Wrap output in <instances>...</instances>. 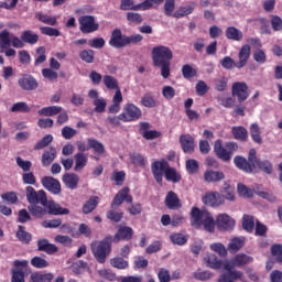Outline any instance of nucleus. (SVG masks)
<instances>
[{
    "instance_id": "nucleus-1",
    "label": "nucleus",
    "mask_w": 282,
    "mask_h": 282,
    "mask_svg": "<svg viewBox=\"0 0 282 282\" xmlns=\"http://www.w3.org/2000/svg\"><path fill=\"white\" fill-rule=\"evenodd\" d=\"M124 202L127 204H133V196L131 195V188H129V186L121 188L115 195V197L110 204L111 209H109L106 213V217H107V219H109V221H113L115 224H120V221H122V219H124V212L116 210V208H118V206H122V204H124Z\"/></svg>"
},
{
    "instance_id": "nucleus-2",
    "label": "nucleus",
    "mask_w": 282,
    "mask_h": 282,
    "mask_svg": "<svg viewBox=\"0 0 282 282\" xmlns=\"http://www.w3.org/2000/svg\"><path fill=\"white\" fill-rule=\"evenodd\" d=\"M171 61H173V51L169 46L159 45L152 48V63L154 67H161L163 78L171 76Z\"/></svg>"
},
{
    "instance_id": "nucleus-3",
    "label": "nucleus",
    "mask_w": 282,
    "mask_h": 282,
    "mask_svg": "<svg viewBox=\"0 0 282 282\" xmlns=\"http://www.w3.org/2000/svg\"><path fill=\"white\" fill-rule=\"evenodd\" d=\"M192 226H204V230L207 232H215V226L217 220L213 218V215L208 210H202L198 207H193L191 210Z\"/></svg>"
},
{
    "instance_id": "nucleus-4",
    "label": "nucleus",
    "mask_w": 282,
    "mask_h": 282,
    "mask_svg": "<svg viewBox=\"0 0 282 282\" xmlns=\"http://www.w3.org/2000/svg\"><path fill=\"white\" fill-rule=\"evenodd\" d=\"M239 151V144L236 142H227L224 147V143L220 139L216 140L214 143V153L218 160L223 162H230L232 155Z\"/></svg>"
},
{
    "instance_id": "nucleus-5",
    "label": "nucleus",
    "mask_w": 282,
    "mask_h": 282,
    "mask_svg": "<svg viewBox=\"0 0 282 282\" xmlns=\"http://www.w3.org/2000/svg\"><path fill=\"white\" fill-rule=\"evenodd\" d=\"M90 250L97 262L106 263L107 257L111 254V237H106L99 242H93Z\"/></svg>"
},
{
    "instance_id": "nucleus-6",
    "label": "nucleus",
    "mask_w": 282,
    "mask_h": 282,
    "mask_svg": "<svg viewBox=\"0 0 282 282\" xmlns=\"http://www.w3.org/2000/svg\"><path fill=\"white\" fill-rule=\"evenodd\" d=\"M238 58L239 62L235 63V59H232L230 56H226L220 61V65L224 67V69H232L234 67L241 69L246 67L248 59L250 58V45L246 44L240 48Z\"/></svg>"
},
{
    "instance_id": "nucleus-7",
    "label": "nucleus",
    "mask_w": 282,
    "mask_h": 282,
    "mask_svg": "<svg viewBox=\"0 0 282 282\" xmlns=\"http://www.w3.org/2000/svg\"><path fill=\"white\" fill-rule=\"evenodd\" d=\"M26 274H32L30 262L28 260L13 261V268L11 270V282H25Z\"/></svg>"
},
{
    "instance_id": "nucleus-8",
    "label": "nucleus",
    "mask_w": 282,
    "mask_h": 282,
    "mask_svg": "<svg viewBox=\"0 0 282 282\" xmlns=\"http://www.w3.org/2000/svg\"><path fill=\"white\" fill-rule=\"evenodd\" d=\"M11 45L15 50H21L25 47V42L17 35H10V31L3 30L0 32V47L1 50H8Z\"/></svg>"
},
{
    "instance_id": "nucleus-9",
    "label": "nucleus",
    "mask_w": 282,
    "mask_h": 282,
    "mask_svg": "<svg viewBox=\"0 0 282 282\" xmlns=\"http://www.w3.org/2000/svg\"><path fill=\"white\" fill-rule=\"evenodd\" d=\"M78 23L83 34H91L93 32H98V30H100V24L96 22L94 15H82L78 18Z\"/></svg>"
},
{
    "instance_id": "nucleus-10",
    "label": "nucleus",
    "mask_w": 282,
    "mask_h": 282,
    "mask_svg": "<svg viewBox=\"0 0 282 282\" xmlns=\"http://www.w3.org/2000/svg\"><path fill=\"white\" fill-rule=\"evenodd\" d=\"M25 195L26 202H29L30 205L41 204L42 206H45V204H47V194L43 189L36 192L34 187L26 186Z\"/></svg>"
},
{
    "instance_id": "nucleus-11",
    "label": "nucleus",
    "mask_w": 282,
    "mask_h": 282,
    "mask_svg": "<svg viewBox=\"0 0 282 282\" xmlns=\"http://www.w3.org/2000/svg\"><path fill=\"white\" fill-rule=\"evenodd\" d=\"M249 161H251L253 164V171L254 169H259V171H262V173H265L267 175H272V171H273L272 162L268 160H262V161L259 160L257 158L256 149H251L249 151Z\"/></svg>"
},
{
    "instance_id": "nucleus-12",
    "label": "nucleus",
    "mask_w": 282,
    "mask_h": 282,
    "mask_svg": "<svg viewBox=\"0 0 282 282\" xmlns=\"http://www.w3.org/2000/svg\"><path fill=\"white\" fill-rule=\"evenodd\" d=\"M167 169H169L167 160L162 159L161 161L152 162L151 171L156 184H162Z\"/></svg>"
},
{
    "instance_id": "nucleus-13",
    "label": "nucleus",
    "mask_w": 282,
    "mask_h": 282,
    "mask_svg": "<svg viewBox=\"0 0 282 282\" xmlns=\"http://www.w3.org/2000/svg\"><path fill=\"white\" fill-rule=\"evenodd\" d=\"M121 113L124 117V122H137L142 118V109L131 102L123 106V112Z\"/></svg>"
},
{
    "instance_id": "nucleus-14",
    "label": "nucleus",
    "mask_w": 282,
    "mask_h": 282,
    "mask_svg": "<svg viewBox=\"0 0 282 282\" xmlns=\"http://www.w3.org/2000/svg\"><path fill=\"white\" fill-rule=\"evenodd\" d=\"M231 94L238 97V102H246L250 97L248 84L246 82H235L231 86Z\"/></svg>"
},
{
    "instance_id": "nucleus-15",
    "label": "nucleus",
    "mask_w": 282,
    "mask_h": 282,
    "mask_svg": "<svg viewBox=\"0 0 282 282\" xmlns=\"http://www.w3.org/2000/svg\"><path fill=\"white\" fill-rule=\"evenodd\" d=\"M216 226L220 232H228L235 229V218L228 214H219L216 218Z\"/></svg>"
},
{
    "instance_id": "nucleus-16",
    "label": "nucleus",
    "mask_w": 282,
    "mask_h": 282,
    "mask_svg": "<svg viewBox=\"0 0 282 282\" xmlns=\"http://www.w3.org/2000/svg\"><path fill=\"white\" fill-rule=\"evenodd\" d=\"M18 85L23 91H34L39 89V80L31 74H23L22 77L18 79Z\"/></svg>"
},
{
    "instance_id": "nucleus-17",
    "label": "nucleus",
    "mask_w": 282,
    "mask_h": 282,
    "mask_svg": "<svg viewBox=\"0 0 282 282\" xmlns=\"http://www.w3.org/2000/svg\"><path fill=\"white\" fill-rule=\"evenodd\" d=\"M108 43L110 47H115L116 50H122V47H127V35L122 34V30L115 29L111 32Z\"/></svg>"
},
{
    "instance_id": "nucleus-18",
    "label": "nucleus",
    "mask_w": 282,
    "mask_h": 282,
    "mask_svg": "<svg viewBox=\"0 0 282 282\" xmlns=\"http://www.w3.org/2000/svg\"><path fill=\"white\" fill-rule=\"evenodd\" d=\"M42 186L53 195L61 194V182L52 176H44L41 180Z\"/></svg>"
},
{
    "instance_id": "nucleus-19",
    "label": "nucleus",
    "mask_w": 282,
    "mask_h": 282,
    "mask_svg": "<svg viewBox=\"0 0 282 282\" xmlns=\"http://www.w3.org/2000/svg\"><path fill=\"white\" fill-rule=\"evenodd\" d=\"M250 154L248 155V159L237 155L234 159V164L239 169V171H243V173H252L254 171V163L250 161Z\"/></svg>"
},
{
    "instance_id": "nucleus-20",
    "label": "nucleus",
    "mask_w": 282,
    "mask_h": 282,
    "mask_svg": "<svg viewBox=\"0 0 282 282\" xmlns=\"http://www.w3.org/2000/svg\"><path fill=\"white\" fill-rule=\"evenodd\" d=\"M151 129V123L149 122H141L139 133L144 138V140H158L160 135H162V132L158 130H149Z\"/></svg>"
},
{
    "instance_id": "nucleus-21",
    "label": "nucleus",
    "mask_w": 282,
    "mask_h": 282,
    "mask_svg": "<svg viewBox=\"0 0 282 282\" xmlns=\"http://www.w3.org/2000/svg\"><path fill=\"white\" fill-rule=\"evenodd\" d=\"M131 239H133V228L129 226H119L113 237L115 243H118V241H131Z\"/></svg>"
},
{
    "instance_id": "nucleus-22",
    "label": "nucleus",
    "mask_w": 282,
    "mask_h": 282,
    "mask_svg": "<svg viewBox=\"0 0 282 282\" xmlns=\"http://www.w3.org/2000/svg\"><path fill=\"white\" fill-rule=\"evenodd\" d=\"M42 206L46 208V215H69V210L67 208L61 207V205L56 204V202L47 200V198L45 205Z\"/></svg>"
},
{
    "instance_id": "nucleus-23",
    "label": "nucleus",
    "mask_w": 282,
    "mask_h": 282,
    "mask_svg": "<svg viewBox=\"0 0 282 282\" xmlns=\"http://www.w3.org/2000/svg\"><path fill=\"white\" fill-rule=\"evenodd\" d=\"M164 203L169 210H180L182 208V200H180V196L173 191L166 194Z\"/></svg>"
},
{
    "instance_id": "nucleus-24",
    "label": "nucleus",
    "mask_w": 282,
    "mask_h": 282,
    "mask_svg": "<svg viewBox=\"0 0 282 282\" xmlns=\"http://www.w3.org/2000/svg\"><path fill=\"white\" fill-rule=\"evenodd\" d=\"M203 177L207 184H217V182L225 180L226 174L221 171L206 170Z\"/></svg>"
},
{
    "instance_id": "nucleus-25",
    "label": "nucleus",
    "mask_w": 282,
    "mask_h": 282,
    "mask_svg": "<svg viewBox=\"0 0 282 282\" xmlns=\"http://www.w3.org/2000/svg\"><path fill=\"white\" fill-rule=\"evenodd\" d=\"M203 204L206 206H219L224 204V197L217 192L207 193L202 198Z\"/></svg>"
},
{
    "instance_id": "nucleus-26",
    "label": "nucleus",
    "mask_w": 282,
    "mask_h": 282,
    "mask_svg": "<svg viewBox=\"0 0 282 282\" xmlns=\"http://www.w3.org/2000/svg\"><path fill=\"white\" fill-rule=\"evenodd\" d=\"M180 144L185 153L195 151V138L191 134H181Z\"/></svg>"
},
{
    "instance_id": "nucleus-27",
    "label": "nucleus",
    "mask_w": 282,
    "mask_h": 282,
    "mask_svg": "<svg viewBox=\"0 0 282 282\" xmlns=\"http://www.w3.org/2000/svg\"><path fill=\"white\" fill-rule=\"evenodd\" d=\"M74 160H75L74 171L75 173H80V171H83V169L87 166L89 162V155L83 152H77L74 155Z\"/></svg>"
},
{
    "instance_id": "nucleus-28",
    "label": "nucleus",
    "mask_w": 282,
    "mask_h": 282,
    "mask_svg": "<svg viewBox=\"0 0 282 282\" xmlns=\"http://www.w3.org/2000/svg\"><path fill=\"white\" fill-rule=\"evenodd\" d=\"M37 250L40 252H46V254H56V252H58V247L54 243H50L47 239H39Z\"/></svg>"
},
{
    "instance_id": "nucleus-29",
    "label": "nucleus",
    "mask_w": 282,
    "mask_h": 282,
    "mask_svg": "<svg viewBox=\"0 0 282 282\" xmlns=\"http://www.w3.org/2000/svg\"><path fill=\"white\" fill-rule=\"evenodd\" d=\"M56 155H58L56 148L50 147L48 149L44 150L42 154V166H50L54 160H56Z\"/></svg>"
},
{
    "instance_id": "nucleus-30",
    "label": "nucleus",
    "mask_w": 282,
    "mask_h": 282,
    "mask_svg": "<svg viewBox=\"0 0 282 282\" xmlns=\"http://www.w3.org/2000/svg\"><path fill=\"white\" fill-rule=\"evenodd\" d=\"M62 180L65 186L72 191L76 189L78 182H80V178L75 173H65Z\"/></svg>"
},
{
    "instance_id": "nucleus-31",
    "label": "nucleus",
    "mask_w": 282,
    "mask_h": 282,
    "mask_svg": "<svg viewBox=\"0 0 282 282\" xmlns=\"http://www.w3.org/2000/svg\"><path fill=\"white\" fill-rule=\"evenodd\" d=\"M241 276H243V272L241 271L224 272L220 274L217 282H237L239 279H241Z\"/></svg>"
},
{
    "instance_id": "nucleus-32",
    "label": "nucleus",
    "mask_w": 282,
    "mask_h": 282,
    "mask_svg": "<svg viewBox=\"0 0 282 282\" xmlns=\"http://www.w3.org/2000/svg\"><path fill=\"white\" fill-rule=\"evenodd\" d=\"M254 261V258L252 256H248L246 253H237L234 257V265L236 268H243V265H250Z\"/></svg>"
},
{
    "instance_id": "nucleus-33",
    "label": "nucleus",
    "mask_w": 282,
    "mask_h": 282,
    "mask_svg": "<svg viewBox=\"0 0 282 282\" xmlns=\"http://www.w3.org/2000/svg\"><path fill=\"white\" fill-rule=\"evenodd\" d=\"M231 133L235 140H239L240 142H248V129L243 126H234L231 128Z\"/></svg>"
},
{
    "instance_id": "nucleus-34",
    "label": "nucleus",
    "mask_w": 282,
    "mask_h": 282,
    "mask_svg": "<svg viewBox=\"0 0 282 282\" xmlns=\"http://www.w3.org/2000/svg\"><path fill=\"white\" fill-rule=\"evenodd\" d=\"M249 133L254 144H263V138L261 137V128L259 123H251L249 127Z\"/></svg>"
},
{
    "instance_id": "nucleus-35",
    "label": "nucleus",
    "mask_w": 282,
    "mask_h": 282,
    "mask_svg": "<svg viewBox=\"0 0 282 282\" xmlns=\"http://www.w3.org/2000/svg\"><path fill=\"white\" fill-rule=\"evenodd\" d=\"M225 36L229 41H242L243 40V32L235 26H228L225 31Z\"/></svg>"
},
{
    "instance_id": "nucleus-36",
    "label": "nucleus",
    "mask_w": 282,
    "mask_h": 282,
    "mask_svg": "<svg viewBox=\"0 0 282 282\" xmlns=\"http://www.w3.org/2000/svg\"><path fill=\"white\" fill-rule=\"evenodd\" d=\"M246 246L245 237H234L228 243L229 252H239Z\"/></svg>"
},
{
    "instance_id": "nucleus-37",
    "label": "nucleus",
    "mask_w": 282,
    "mask_h": 282,
    "mask_svg": "<svg viewBox=\"0 0 282 282\" xmlns=\"http://www.w3.org/2000/svg\"><path fill=\"white\" fill-rule=\"evenodd\" d=\"M54 281V274L52 273H42V272H33L30 275V282H51Z\"/></svg>"
},
{
    "instance_id": "nucleus-38",
    "label": "nucleus",
    "mask_w": 282,
    "mask_h": 282,
    "mask_svg": "<svg viewBox=\"0 0 282 282\" xmlns=\"http://www.w3.org/2000/svg\"><path fill=\"white\" fill-rule=\"evenodd\" d=\"M122 104V90H117L112 98V105L108 108L109 113H118Z\"/></svg>"
},
{
    "instance_id": "nucleus-39",
    "label": "nucleus",
    "mask_w": 282,
    "mask_h": 282,
    "mask_svg": "<svg viewBox=\"0 0 282 282\" xmlns=\"http://www.w3.org/2000/svg\"><path fill=\"white\" fill-rule=\"evenodd\" d=\"M164 176L167 182H173V184H178V182H182V174L170 165H167Z\"/></svg>"
},
{
    "instance_id": "nucleus-40",
    "label": "nucleus",
    "mask_w": 282,
    "mask_h": 282,
    "mask_svg": "<svg viewBox=\"0 0 282 282\" xmlns=\"http://www.w3.org/2000/svg\"><path fill=\"white\" fill-rule=\"evenodd\" d=\"M205 261L207 263V268H210L212 270H221L224 268V261L217 259V256L209 253Z\"/></svg>"
},
{
    "instance_id": "nucleus-41",
    "label": "nucleus",
    "mask_w": 282,
    "mask_h": 282,
    "mask_svg": "<svg viewBox=\"0 0 282 282\" xmlns=\"http://www.w3.org/2000/svg\"><path fill=\"white\" fill-rule=\"evenodd\" d=\"M21 39L23 43H28L29 45H36V43H39V34L34 33L32 30L23 31Z\"/></svg>"
},
{
    "instance_id": "nucleus-42",
    "label": "nucleus",
    "mask_w": 282,
    "mask_h": 282,
    "mask_svg": "<svg viewBox=\"0 0 282 282\" xmlns=\"http://www.w3.org/2000/svg\"><path fill=\"white\" fill-rule=\"evenodd\" d=\"M28 210L36 219H43V217L47 215V209L45 207L39 206L37 204L29 205Z\"/></svg>"
},
{
    "instance_id": "nucleus-43",
    "label": "nucleus",
    "mask_w": 282,
    "mask_h": 282,
    "mask_svg": "<svg viewBox=\"0 0 282 282\" xmlns=\"http://www.w3.org/2000/svg\"><path fill=\"white\" fill-rule=\"evenodd\" d=\"M98 196H91L83 206L82 212L84 215H89L93 210L98 208Z\"/></svg>"
},
{
    "instance_id": "nucleus-44",
    "label": "nucleus",
    "mask_w": 282,
    "mask_h": 282,
    "mask_svg": "<svg viewBox=\"0 0 282 282\" xmlns=\"http://www.w3.org/2000/svg\"><path fill=\"white\" fill-rule=\"evenodd\" d=\"M62 111H63V107L61 106H48L40 109L37 113L39 116L52 117V116H58V113H61Z\"/></svg>"
},
{
    "instance_id": "nucleus-45",
    "label": "nucleus",
    "mask_w": 282,
    "mask_h": 282,
    "mask_svg": "<svg viewBox=\"0 0 282 282\" xmlns=\"http://www.w3.org/2000/svg\"><path fill=\"white\" fill-rule=\"evenodd\" d=\"M15 237L19 241H21V243L28 245V243H30V241H32V234L25 231V227H23L21 225L18 227Z\"/></svg>"
},
{
    "instance_id": "nucleus-46",
    "label": "nucleus",
    "mask_w": 282,
    "mask_h": 282,
    "mask_svg": "<svg viewBox=\"0 0 282 282\" xmlns=\"http://www.w3.org/2000/svg\"><path fill=\"white\" fill-rule=\"evenodd\" d=\"M104 85L110 90V91H120V86L118 85V79L111 75H105L104 76Z\"/></svg>"
},
{
    "instance_id": "nucleus-47",
    "label": "nucleus",
    "mask_w": 282,
    "mask_h": 282,
    "mask_svg": "<svg viewBox=\"0 0 282 282\" xmlns=\"http://www.w3.org/2000/svg\"><path fill=\"white\" fill-rule=\"evenodd\" d=\"M10 111L12 113H30V111H32V108L29 107L28 102L19 101L13 104Z\"/></svg>"
},
{
    "instance_id": "nucleus-48",
    "label": "nucleus",
    "mask_w": 282,
    "mask_h": 282,
    "mask_svg": "<svg viewBox=\"0 0 282 282\" xmlns=\"http://www.w3.org/2000/svg\"><path fill=\"white\" fill-rule=\"evenodd\" d=\"M54 142V137L52 134H45L34 147V151H41L50 147Z\"/></svg>"
},
{
    "instance_id": "nucleus-49",
    "label": "nucleus",
    "mask_w": 282,
    "mask_h": 282,
    "mask_svg": "<svg viewBox=\"0 0 282 282\" xmlns=\"http://www.w3.org/2000/svg\"><path fill=\"white\" fill-rule=\"evenodd\" d=\"M170 241H172L174 246H186V243H188V236L174 232L170 235Z\"/></svg>"
},
{
    "instance_id": "nucleus-50",
    "label": "nucleus",
    "mask_w": 282,
    "mask_h": 282,
    "mask_svg": "<svg viewBox=\"0 0 282 282\" xmlns=\"http://www.w3.org/2000/svg\"><path fill=\"white\" fill-rule=\"evenodd\" d=\"M35 19H37V21H41V23H44L45 25H56L58 23L56 17H51L42 12L35 13Z\"/></svg>"
},
{
    "instance_id": "nucleus-51",
    "label": "nucleus",
    "mask_w": 282,
    "mask_h": 282,
    "mask_svg": "<svg viewBox=\"0 0 282 282\" xmlns=\"http://www.w3.org/2000/svg\"><path fill=\"white\" fill-rule=\"evenodd\" d=\"M242 228L246 232H253L254 230V216L245 214L242 216Z\"/></svg>"
},
{
    "instance_id": "nucleus-52",
    "label": "nucleus",
    "mask_w": 282,
    "mask_h": 282,
    "mask_svg": "<svg viewBox=\"0 0 282 282\" xmlns=\"http://www.w3.org/2000/svg\"><path fill=\"white\" fill-rule=\"evenodd\" d=\"M87 142L89 144V149H93V151L98 155H102V153H105V145L100 143V141L89 138L87 139Z\"/></svg>"
},
{
    "instance_id": "nucleus-53",
    "label": "nucleus",
    "mask_w": 282,
    "mask_h": 282,
    "mask_svg": "<svg viewBox=\"0 0 282 282\" xmlns=\"http://www.w3.org/2000/svg\"><path fill=\"white\" fill-rule=\"evenodd\" d=\"M130 161L134 166H140L141 169H144V166H147V160L140 153H130Z\"/></svg>"
},
{
    "instance_id": "nucleus-54",
    "label": "nucleus",
    "mask_w": 282,
    "mask_h": 282,
    "mask_svg": "<svg viewBox=\"0 0 282 282\" xmlns=\"http://www.w3.org/2000/svg\"><path fill=\"white\" fill-rule=\"evenodd\" d=\"M31 265L37 270H43L44 268H50V262L44 258L35 256L31 259Z\"/></svg>"
},
{
    "instance_id": "nucleus-55",
    "label": "nucleus",
    "mask_w": 282,
    "mask_h": 282,
    "mask_svg": "<svg viewBox=\"0 0 282 282\" xmlns=\"http://www.w3.org/2000/svg\"><path fill=\"white\" fill-rule=\"evenodd\" d=\"M141 105L148 109H153V107H158V100L151 94H144L141 98Z\"/></svg>"
},
{
    "instance_id": "nucleus-56",
    "label": "nucleus",
    "mask_w": 282,
    "mask_h": 282,
    "mask_svg": "<svg viewBox=\"0 0 282 282\" xmlns=\"http://www.w3.org/2000/svg\"><path fill=\"white\" fill-rule=\"evenodd\" d=\"M185 166L189 175L199 173V163L195 159H188L185 163Z\"/></svg>"
},
{
    "instance_id": "nucleus-57",
    "label": "nucleus",
    "mask_w": 282,
    "mask_h": 282,
    "mask_svg": "<svg viewBox=\"0 0 282 282\" xmlns=\"http://www.w3.org/2000/svg\"><path fill=\"white\" fill-rule=\"evenodd\" d=\"M183 78L186 80H191V78H195L197 76V69H195L191 64H185L182 67Z\"/></svg>"
},
{
    "instance_id": "nucleus-58",
    "label": "nucleus",
    "mask_w": 282,
    "mask_h": 282,
    "mask_svg": "<svg viewBox=\"0 0 282 282\" xmlns=\"http://www.w3.org/2000/svg\"><path fill=\"white\" fill-rule=\"evenodd\" d=\"M79 58L84 61V63L91 64L96 58V52L94 50H84L79 52Z\"/></svg>"
},
{
    "instance_id": "nucleus-59",
    "label": "nucleus",
    "mask_w": 282,
    "mask_h": 282,
    "mask_svg": "<svg viewBox=\"0 0 282 282\" xmlns=\"http://www.w3.org/2000/svg\"><path fill=\"white\" fill-rule=\"evenodd\" d=\"M110 264L112 268H117V270H127V268H129V262L120 257L112 258Z\"/></svg>"
},
{
    "instance_id": "nucleus-60",
    "label": "nucleus",
    "mask_w": 282,
    "mask_h": 282,
    "mask_svg": "<svg viewBox=\"0 0 282 282\" xmlns=\"http://www.w3.org/2000/svg\"><path fill=\"white\" fill-rule=\"evenodd\" d=\"M36 58L34 62L35 67H39V65H43L47 61V55H45V46H40L36 48Z\"/></svg>"
},
{
    "instance_id": "nucleus-61",
    "label": "nucleus",
    "mask_w": 282,
    "mask_h": 282,
    "mask_svg": "<svg viewBox=\"0 0 282 282\" xmlns=\"http://www.w3.org/2000/svg\"><path fill=\"white\" fill-rule=\"evenodd\" d=\"M193 10L195 8L187 6V7H181L177 11L173 13L174 19H182V17H188V14H193Z\"/></svg>"
},
{
    "instance_id": "nucleus-62",
    "label": "nucleus",
    "mask_w": 282,
    "mask_h": 282,
    "mask_svg": "<svg viewBox=\"0 0 282 282\" xmlns=\"http://www.w3.org/2000/svg\"><path fill=\"white\" fill-rule=\"evenodd\" d=\"M237 191L241 197H247L248 199H250V197H253V195H254V192L251 188H249L248 186H246L241 183H239L237 185Z\"/></svg>"
},
{
    "instance_id": "nucleus-63",
    "label": "nucleus",
    "mask_w": 282,
    "mask_h": 282,
    "mask_svg": "<svg viewBox=\"0 0 282 282\" xmlns=\"http://www.w3.org/2000/svg\"><path fill=\"white\" fill-rule=\"evenodd\" d=\"M22 182L23 184H28L29 186H34V184H36V176L34 175V172H23Z\"/></svg>"
},
{
    "instance_id": "nucleus-64",
    "label": "nucleus",
    "mask_w": 282,
    "mask_h": 282,
    "mask_svg": "<svg viewBox=\"0 0 282 282\" xmlns=\"http://www.w3.org/2000/svg\"><path fill=\"white\" fill-rule=\"evenodd\" d=\"M271 254L275 257V261L282 264V245L275 243L271 247Z\"/></svg>"
}]
</instances>
